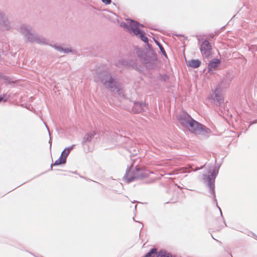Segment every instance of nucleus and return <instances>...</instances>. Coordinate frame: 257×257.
Masks as SVG:
<instances>
[{
	"label": "nucleus",
	"mask_w": 257,
	"mask_h": 257,
	"mask_svg": "<svg viewBox=\"0 0 257 257\" xmlns=\"http://www.w3.org/2000/svg\"><path fill=\"white\" fill-rule=\"evenodd\" d=\"M50 46L55 48L58 51L62 52L63 50V47L61 45H59L57 44L50 45Z\"/></svg>",
	"instance_id": "a878e982"
},
{
	"label": "nucleus",
	"mask_w": 257,
	"mask_h": 257,
	"mask_svg": "<svg viewBox=\"0 0 257 257\" xmlns=\"http://www.w3.org/2000/svg\"><path fill=\"white\" fill-rule=\"evenodd\" d=\"M12 28L13 29L12 31L18 30L20 31L21 32H31L32 30V27L31 26L25 24H19L18 25H16L15 24H11Z\"/></svg>",
	"instance_id": "ddd939ff"
},
{
	"label": "nucleus",
	"mask_w": 257,
	"mask_h": 257,
	"mask_svg": "<svg viewBox=\"0 0 257 257\" xmlns=\"http://www.w3.org/2000/svg\"><path fill=\"white\" fill-rule=\"evenodd\" d=\"M169 79V77L167 74H160L159 76V80H162L164 82L168 81Z\"/></svg>",
	"instance_id": "393cba45"
},
{
	"label": "nucleus",
	"mask_w": 257,
	"mask_h": 257,
	"mask_svg": "<svg viewBox=\"0 0 257 257\" xmlns=\"http://www.w3.org/2000/svg\"><path fill=\"white\" fill-rule=\"evenodd\" d=\"M99 81L110 91L117 94L121 97H124L122 89L119 86L117 78L110 72L96 73Z\"/></svg>",
	"instance_id": "f03ea898"
},
{
	"label": "nucleus",
	"mask_w": 257,
	"mask_h": 257,
	"mask_svg": "<svg viewBox=\"0 0 257 257\" xmlns=\"http://www.w3.org/2000/svg\"><path fill=\"white\" fill-rule=\"evenodd\" d=\"M174 36H176V37H179V36H180V37H183L184 38H186L185 37V36H183V35H182V34H179V33H175V34H174Z\"/></svg>",
	"instance_id": "2f4dec72"
},
{
	"label": "nucleus",
	"mask_w": 257,
	"mask_h": 257,
	"mask_svg": "<svg viewBox=\"0 0 257 257\" xmlns=\"http://www.w3.org/2000/svg\"><path fill=\"white\" fill-rule=\"evenodd\" d=\"M157 61V58L155 56V54L152 53L151 55L145 56L142 59L141 62L145 64L146 67L148 69H153L156 67Z\"/></svg>",
	"instance_id": "6e6552de"
},
{
	"label": "nucleus",
	"mask_w": 257,
	"mask_h": 257,
	"mask_svg": "<svg viewBox=\"0 0 257 257\" xmlns=\"http://www.w3.org/2000/svg\"><path fill=\"white\" fill-rule=\"evenodd\" d=\"M0 26L4 31H11L13 29L12 28L11 24L8 20L5 17L4 14L0 12Z\"/></svg>",
	"instance_id": "f8f14e48"
},
{
	"label": "nucleus",
	"mask_w": 257,
	"mask_h": 257,
	"mask_svg": "<svg viewBox=\"0 0 257 257\" xmlns=\"http://www.w3.org/2000/svg\"><path fill=\"white\" fill-rule=\"evenodd\" d=\"M46 127H47V128L48 129V130L49 131L48 127H47V126H46Z\"/></svg>",
	"instance_id": "79ce46f5"
},
{
	"label": "nucleus",
	"mask_w": 257,
	"mask_h": 257,
	"mask_svg": "<svg viewBox=\"0 0 257 257\" xmlns=\"http://www.w3.org/2000/svg\"><path fill=\"white\" fill-rule=\"evenodd\" d=\"M156 44L158 46L161 53H162L163 55L166 58H168L167 54L166 53V51L163 47L162 45L159 43L158 41L155 40Z\"/></svg>",
	"instance_id": "5701e85b"
},
{
	"label": "nucleus",
	"mask_w": 257,
	"mask_h": 257,
	"mask_svg": "<svg viewBox=\"0 0 257 257\" xmlns=\"http://www.w3.org/2000/svg\"><path fill=\"white\" fill-rule=\"evenodd\" d=\"M146 105V103L143 101H135L132 107V111L135 113H141L144 111Z\"/></svg>",
	"instance_id": "4468645a"
},
{
	"label": "nucleus",
	"mask_w": 257,
	"mask_h": 257,
	"mask_svg": "<svg viewBox=\"0 0 257 257\" xmlns=\"http://www.w3.org/2000/svg\"><path fill=\"white\" fill-rule=\"evenodd\" d=\"M146 44L147 45L149 49L151 51V54L152 53H154V51L153 49V48L152 47V45L149 43V42H148V43H146Z\"/></svg>",
	"instance_id": "c85d7f7f"
},
{
	"label": "nucleus",
	"mask_w": 257,
	"mask_h": 257,
	"mask_svg": "<svg viewBox=\"0 0 257 257\" xmlns=\"http://www.w3.org/2000/svg\"><path fill=\"white\" fill-rule=\"evenodd\" d=\"M75 145H72L69 147L65 148L64 150L62 151L61 156L63 158H65L66 160H67V156L69 155L70 152L73 149Z\"/></svg>",
	"instance_id": "6ab92c4d"
},
{
	"label": "nucleus",
	"mask_w": 257,
	"mask_h": 257,
	"mask_svg": "<svg viewBox=\"0 0 257 257\" xmlns=\"http://www.w3.org/2000/svg\"><path fill=\"white\" fill-rule=\"evenodd\" d=\"M141 224H142V226H141V229H142V228H143V224L142 223H141Z\"/></svg>",
	"instance_id": "58836bf2"
},
{
	"label": "nucleus",
	"mask_w": 257,
	"mask_h": 257,
	"mask_svg": "<svg viewBox=\"0 0 257 257\" xmlns=\"http://www.w3.org/2000/svg\"><path fill=\"white\" fill-rule=\"evenodd\" d=\"M132 165L128 167L126 170L123 179L126 181V182L130 183L135 180L142 179L147 178L149 176L148 171L141 169L138 166L135 167V170L131 172Z\"/></svg>",
	"instance_id": "7ed1b4c3"
},
{
	"label": "nucleus",
	"mask_w": 257,
	"mask_h": 257,
	"mask_svg": "<svg viewBox=\"0 0 257 257\" xmlns=\"http://www.w3.org/2000/svg\"><path fill=\"white\" fill-rule=\"evenodd\" d=\"M139 38L142 41L145 43H148L149 42V39L146 36V33H133Z\"/></svg>",
	"instance_id": "4be33fe9"
},
{
	"label": "nucleus",
	"mask_w": 257,
	"mask_h": 257,
	"mask_svg": "<svg viewBox=\"0 0 257 257\" xmlns=\"http://www.w3.org/2000/svg\"><path fill=\"white\" fill-rule=\"evenodd\" d=\"M164 34H166V36H168V34H170V33H164Z\"/></svg>",
	"instance_id": "4c0bfd02"
},
{
	"label": "nucleus",
	"mask_w": 257,
	"mask_h": 257,
	"mask_svg": "<svg viewBox=\"0 0 257 257\" xmlns=\"http://www.w3.org/2000/svg\"><path fill=\"white\" fill-rule=\"evenodd\" d=\"M96 133L95 131H92L91 132L86 133L83 137L81 144L82 145H86L88 143L91 142L92 140L94 138Z\"/></svg>",
	"instance_id": "2eb2a0df"
},
{
	"label": "nucleus",
	"mask_w": 257,
	"mask_h": 257,
	"mask_svg": "<svg viewBox=\"0 0 257 257\" xmlns=\"http://www.w3.org/2000/svg\"><path fill=\"white\" fill-rule=\"evenodd\" d=\"M134 152L133 153L134 155H137L138 152H139L138 150H137V149H134Z\"/></svg>",
	"instance_id": "473e14b6"
},
{
	"label": "nucleus",
	"mask_w": 257,
	"mask_h": 257,
	"mask_svg": "<svg viewBox=\"0 0 257 257\" xmlns=\"http://www.w3.org/2000/svg\"><path fill=\"white\" fill-rule=\"evenodd\" d=\"M193 119L190 114L185 111L181 112L178 117L180 124L185 128L188 127V124Z\"/></svg>",
	"instance_id": "1a4fd4ad"
},
{
	"label": "nucleus",
	"mask_w": 257,
	"mask_h": 257,
	"mask_svg": "<svg viewBox=\"0 0 257 257\" xmlns=\"http://www.w3.org/2000/svg\"><path fill=\"white\" fill-rule=\"evenodd\" d=\"M220 60L217 58H214L211 60L208 65V72H210L212 71V69L217 68L220 64Z\"/></svg>",
	"instance_id": "dca6fc26"
},
{
	"label": "nucleus",
	"mask_w": 257,
	"mask_h": 257,
	"mask_svg": "<svg viewBox=\"0 0 257 257\" xmlns=\"http://www.w3.org/2000/svg\"><path fill=\"white\" fill-rule=\"evenodd\" d=\"M74 174H76V171L74 172H73Z\"/></svg>",
	"instance_id": "a19ab883"
},
{
	"label": "nucleus",
	"mask_w": 257,
	"mask_h": 257,
	"mask_svg": "<svg viewBox=\"0 0 257 257\" xmlns=\"http://www.w3.org/2000/svg\"><path fill=\"white\" fill-rule=\"evenodd\" d=\"M49 143L50 144V148H51V145H52V141H51V139H50Z\"/></svg>",
	"instance_id": "c9c22d12"
},
{
	"label": "nucleus",
	"mask_w": 257,
	"mask_h": 257,
	"mask_svg": "<svg viewBox=\"0 0 257 257\" xmlns=\"http://www.w3.org/2000/svg\"><path fill=\"white\" fill-rule=\"evenodd\" d=\"M157 254V249L156 247L151 248L143 257H155Z\"/></svg>",
	"instance_id": "412c9836"
},
{
	"label": "nucleus",
	"mask_w": 257,
	"mask_h": 257,
	"mask_svg": "<svg viewBox=\"0 0 257 257\" xmlns=\"http://www.w3.org/2000/svg\"><path fill=\"white\" fill-rule=\"evenodd\" d=\"M24 39L26 42L36 43L39 44L48 45V40L38 36L37 33H25Z\"/></svg>",
	"instance_id": "423d86ee"
},
{
	"label": "nucleus",
	"mask_w": 257,
	"mask_h": 257,
	"mask_svg": "<svg viewBox=\"0 0 257 257\" xmlns=\"http://www.w3.org/2000/svg\"><path fill=\"white\" fill-rule=\"evenodd\" d=\"M187 128L192 134L201 136H206L211 133L209 128L196 121L194 118L190 122Z\"/></svg>",
	"instance_id": "20e7f679"
},
{
	"label": "nucleus",
	"mask_w": 257,
	"mask_h": 257,
	"mask_svg": "<svg viewBox=\"0 0 257 257\" xmlns=\"http://www.w3.org/2000/svg\"><path fill=\"white\" fill-rule=\"evenodd\" d=\"M164 34H166V36H168V34H170V33H164Z\"/></svg>",
	"instance_id": "e433bc0d"
},
{
	"label": "nucleus",
	"mask_w": 257,
	"mask_h": 257,
	"mask_svg": "<svg viewBox=\"0 0 257 257\" xmlns=\"http://www.w3.org/2000/svg\"><path fill=\"white\" fill-rule=\"evenodd\" d=\"M251 234L252 235V236L254 237L256 239H257V236L255 235L253 233L251 232Z\"/></svg>",
	"instance_id": "f704fd0d"
},
{
	"label": "nucleus",
	"mask_w": 257,
	"mask_h": 257,
	"mask_svg": "<svg viewBox=\"0 0 257 257\" xmlns=\"http://www.w3.org/2000/svg\"><path fill=\"white\" fill-rule=\"evenodd\" d=\"M222 90L216 87L214 90H212V94L209 99H212L211 102H213L217 106H220L224 102V99L222 93Z\"/></svg>",
	"instance_id": "0eeeda50"
},
{
	"label": "nucleus",
	"mask_w": 257,
	"mask_h": 257,
	"mask_svg": "<svg viewBox=\"0 0 257 257\" xmlns=\"http://www.w3.org/2000/svg\"><path fill=\"white\" fill-rule=\"evenodd\" d=\"M208 168V174H203L202 175V180L205 184L208 187L209 192L210 193L212 197L213 198V201L216 203V206L219 209L221 215L223 217L222 213L220 208L218 206L216 198L215 192V182L216 178L217 177L220 165H214L212 167V165L208 164L206 166Z\"/></svg>",
	"instance_id": "f257e3e1"
},
{
	"label": "nucleus",
	"mask_w": 257,
	"mask_h": 257,
	"mask_svg": "<svg viewBox=\"0 0 257 257\" xmlns=\"http://www.w3.org/2000/svg\"><path fill=\"white\" fill-rule=\"evenodd\" d=\"M201 61L198 59H192L188 61L187 65L193 68H197L201 65Z\"/></svg>",
	"instance_id": "f3484780"
},
{
	"label": "nucleus",
	"mask_w": 257,
	"mask_h": 257,
	"mask_svg": "<svg viewBox=\"0 0 257 257\" xmlns=\"http://www.w3.org/2000/svg\"><path fill=\"white\" fill-rule=\"evenodd\" d=\"M224 223L225 224V226H227V224H226L225 221H224Z\"/></svg>",
	"instance_id": "ea45409f"
},
{
	"label": "nucleus",
	"mask_w": 257,
	"mask_h": 257,
	"mask_svg": "<svg viewBox=\"0 0 257 257\" xmlns=\"http://www.w3.org/2000/svg\"><path fill=\"white\" fill-rule=\"evenodd\" d=\"M137 56L140 59L141 62L142 61V59L145 56H147V54L145 53L142 48L137 47L136 49Z\"/></svg>",
	"instance_id": "aec40b11"
},
{
	"label": "nucleus",
	"mask_w": 257,
	"mask_h": 257,
	"mask_svg": "<svg viewBox=\"0 0 257 257\" xmlns=\"http://www.w3.org/2000/svg\"><path fill=\"white\" fill-rule=\"evenodd\" d=\"M7 94H4L3 95H0V103L2 102H5L8 100V97H7Z\"/></svg>",
	"instance_id": "bb28decb"
},
{
	"label": "nucleus",
	"mask_w": 257,
	"mask_h": 257,
	"mask_svg": "<svg viewBox=\"0 0 257 257\" xmlns=\"http://www.w3.org/2000/svg\"><path fill=\"white\" fill-rule=\"evenodd\" d=\"M66 163V160L65 158L60 156L58 159L56 160L53 164H52L50 167V170H52L53 166H58L60 165L65 164Z\"/></svg>",
	"instance_id": "a211bd4d"
},
{
	"label": "nucleus",
	"mask_w": 257,
	"mask_h": 257,
	"mask_svg": "<svg viewBox=\"0 0 257 257\" xmlns=\"http://www.w3.org/2000/svg\"><path fill=\"white\" fill-rule=\"evenodd\" d=\"M101 1L105 5H109L111 2V0H101Z\"/></svg>",
	"instance_id": "7c9ffc66"
},
{
	"label": "nucleus",
	"mask_w": 257,
	"mask_h": 257,
	"mask_svg": "<svg viewBox=\"0 0 257 257\" xmlns=\"http://www.w3.org/2000/svg\"><path fill=\"white\" fill-rule=\"evenodd\" d=\"M72 52V50L71 49H69V48H63V50H62V52L63 53H70Z\"/></svg>",
	"instance_id": "cd10ccee"
},
{
	"label": "nucleus",
	"mask_w": 257,
	"mask_h": 257,
	"mask_svg": "<svg viewBox=\"0 0 257 257\" xmlns=\"http://www.w3.org/2000/svg\"><path fill=\"white\" fill-rule=\"evenodd\" d=\"M200 49L202 55L206 58H208L211 55L212 46L209 42L205 40L202 42Z\"/></svg>",
	"instance_id": "9d476101"
},
{
	"label": "nucleus",
	"mask_w": 257,
	"mask_h": 257,
	"mask_svg": "<svg viewBox=\"0 0 257 257\" xmlns=\"http://www.w3.org/2000/svg\"><path fill=\"white\" fill-rule=\"evenodd\" d=\"M120 26L123 27L131 32H144L140 29V28L144 27V25L140 24L136 21L133 20H127L126 22H122Z\"/></svg>",
	"instance_id": "39448f33"
},
{
	"label": "nucleus",
	"mask_w": 257,
	"mask_h": 257,
	"mask_svg": "<svg viewBox=\"0 0 257 257\" xmlns=\"http://www.w3.org/2000/svg\"><path fill=\"white\" fill-rule=\"evenodd\" d=\"M128 63H129V62H128V60H125V59H121L118 61L117 64H116V65L117 66H118L119 65H123V66H126L128 65Z\"/></svg>",
	"instance_id": "b1692460"
},
{
	"label": "nucleus",
	"mask_w": 257,
	"mask_h": 257,
	"mask_svg": "<svg viewBox=\"0 0 257 257\" xmlns=\"http://www.w3.org/2000/svg\"><path fill=\"white\" fill-rule=\"evenodd\" d=\"M205 167V165L203 166L202 167L200 168V169L203 168V167ZM199 169H200V168L197 167V168H196V169L194 171H197V170H198Z\"/></svg>",
	"instance_id": "72a5a7b5"
},
{
	"label": "nucleus",
	"mask_w": 257,
	"mask_h": 257,
	"mask_svg": "<svg viewBox=\"0 0 257 257\" xmlns=\"http://www.w3.org/2000/svg\"><path fill=\"white\" fill-rule=\"evenodd\" d=\"M150 28L152 30L157 31H159L160 32H162V30L159 29L157 26H153L152 27H151Z\"/></svg>",
	"instance_id": "c756f323"
},
{
	"label": "nucleus",
	"mask_w": 257,
	"mask_h": 257,
	"mask_svg": "<svg viewBox=\"0 0 257 257\" xmlns=\"http://www.w3.org/2000/svg\"><path fill=\"white\" fill-rule=\"evenodd\" d=\"M232 80V77L230 75L227 74L224 75L218 83L216 87L222 90L223 89L229 87Z\"/></svg>",
	"instance_id": "9b49d317"
}]
</instances>
